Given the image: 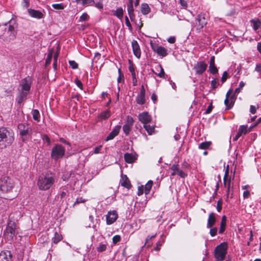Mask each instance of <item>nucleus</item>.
Returning <instances> with one entry per match:
<instances>
[{
    "label": "nucleus",
    "instance_id": "obj_1",
    "mask_svg": "<svg viewBox=\"0 0 261 261\" xmlns=\"http://www.w3.org/2000/svg\"><path fill=\"white\" fill-rule=\"evenodd\" d=\"M17 24L15 20L0 25V37L4 40L10 41L16 38Z\"/></svg>",
    "mask_w": 261,
    "mask_h": 261
},
{
    "label": "nucleus",
    "instance_id": "obj_2",
    "mask_svg": "<svg viewBox=\"0 0 261 261\" xmlns=\"http://www.w3.org/2000/svg\"><path fill=\"white\" fill-rule=\"evenodd\" d=\"M31 85L32 80L30 77H27L21 80L18 88L19 94L16 98L18 103L21 104L26 99L27 95L29 93Z\"/></svg>",
    "mask_w": 261,
    "mask_h": 261
},
{
    "label": "nucleus",
    "instance_id": "obj_3",
    "mask_svg": "<svg viewBox=\"0 0 261 261\" xmlns=\"http://www.w3.org/2000/svg\"><path fill=\"white\" fill-rule=\"evenodd\" d=\"M14 140V134L12 130L6 128H0V148H6L11 145Z\"/></svg>",
    "mask_w": 261,
    "mask_h": 261
},
{
    "label": "nucleus",
    "instance_id": "obj_4",
    "mask_svg": "<svg viewBox=\"0 0 261 261\" xmlns=\"http://www.w3.org/2000/svg\"><path fill=\"white\" fill-rule=\"evenodd\" d=\"M20 137L23 142H27L31 139L32 128L30 124L20 123L18 125Z\"/></svg>",
    "mask_w": 261,
    "mask_h": 261
},
{
    "label": "nucleus",
    "instance_id": "obj_5",
    "mask_svg": "<svg viewBox=\"0 0 261 261\" xmlns=\"http://www.w3.org/2000/svg\"><path fill=\"white\" fill-rule=\"evenodd\" d=\"M55 179L52 176L43 175L39 177L37 185L40 190L45 191L48 190L53 185Z\"/></svg>",
    "mask_w": 261,
    "mask_h": 261
},
{
    "label": "nucleus",
    "instance_id": "obj_6",
    "mask_svg": "<svg viewBox=\"0 0 261 261\" xmlns=\"http://www.w3.org/2000/svg\"><path fill=\"white\" fill-rule=\"evenodd\" d=\"M227 245L226 243H221L217 246L214 250V257L216 261H222L225 259L227 253Z\"/></svg>",
    "mask_w": 261,
    "mask_h": 261
},
{
    "label": "nucleus",
    "instance_id": "obj_7",
    "mask_svg": "<svg viewBox=\"0 0 261 261\" xmlns=\"http://www.w3.org/2000/svg\"><path fill=\"white\" fill-rule=\"evenodd\" d=\"M65 150V148L62 145L56 144L51 149L50 157L53 160L57 161L63 158Z\"/></svg>",
    "mask_w": 261,
    "mask_h": 261
},
{
    "label": "nucleus",
    "instance_id": "obj_8",
    "mask_svg": "<svg viewBox=\"0 0 261 261\" xmlns=\"http://www.w3.org/2000/svg\"><path fill=\"white\" fill-rule=\"evenodd\" d=\"M14 186L13 179L9 177L5 176L2 180V184L1 185V189L4 192L10 191Z\"/></svg>",
    "mask_w": 261,
    "mask_h": 261
},
{
    "label": "nucleus",
    "instance_id": "obj_9",
    "mask_svg": "<svg viewBox=\"0 0 261 261\" xmlns=\"http://www.w3.org/2000/svg\"><path fill=\"white\" fill-rule=\"evenodd\" d=\"M206 23V20L203 15H199L195 20V24L193 27V29H195L197 32H199Z\"/></svg>",
    "mask_w": 261,
    "mask_h": 261
},
{
    "label": "nucleus",
    "instance_id": "obj_10",
    "mask_svg": "<svg viewBox=\"0 0 261 261\" xmlns=\"http://www.w3.org/2000/svg\"><path fill=\"white\" fill-rule=\"evenodd\" d=\"M152 49L158 55L164 57L167 55V50L164 47L159 46L158 44L153 43L152 41L150 42Z\"/></svg>",
    "mask_w": 261,
    "mask_h": 261
},
{
    "label": "nucleus",
    "instance_id": "obj_11",
    "mask_svg": "<svg viewBox=\"0 0 261 261\" xmlns=\"http://www.w3.org/2000/svg\"><path fill=\"white\" fill-rule=\"evenodd\" d=\"M207 64L204 61L197 62L194 66L193 70H195L196 74H202L206 69Z\"/></svg>",
    "mask_w": 261,
    "mask_h": 261
},
{
    "label": "nucleus",
    "instance_id": "obj_12",
    "mask_svg": "<svg viewBox=\"0 0 261 261\" xmlns=\"http://www.w3.org/2000/svg\"><path fill=\"white\" fill-rule=\"evenodd\" d=\"M16 226L14 223H9L5 231V234L7 238L12 239L15 235Z\"/></svg>",
    "mask_w": 261,
    "mask_h": 261
},
{
    "label": "nucleus",
    "instance_id": "obj_13",
    "mask_svg": "<svg viewBox=\"0 0 261 261\" xmlns=\"http://www.w3.org/2000/svg\"><path fill=\"white\" fill-rule=\"evenodd\" d=\"M236 98L234 95H230V90H229L226 94V98L224 104L227 110L231 109L234 105Z\"/></svg>",
    "mask_w": 261,
    "mask_h": 261
},
{
    "label": "nucleus",
    "instance_id": "obj_14",
    "mask_svg": "<svg viewBox=\"0 0 261 261\" xmlns=\"http://www.w3.org/2000/svg\"><path fill=\"white\" fill-rule=\"evenodd\" d=\"M138 119L144 125L150 123L152 120V117L148 112H143L138 115Z\"/></svg>",
    "mask_w": 261,
    "mask_h": 261
},
{
    "label": "nucleus",
    "instance_id": "obj_15",
    "mask_svg": "<svg viewBox=\"0 0 261 261\" xmlns=\"http://www.w3.org/2000/svg\"><path fill=\"white\" fill-rule=\"evenodd\" d=\"M118 218V214L116 211H110L106 215V222L108 225L114 223Z\"/></svg>",
    "mask_w": 261,
    "mask_h": 261
},
{
    "label": "nucleus",
    "instance_id": "obj_16",
    "mask_svg": "<svg viewBox=\"0 0 261 261\" xmlns=\"http://www.w3.org/2000/svg\"><path fill=\"white\" fill-rule=\"evenodd\" d=\"M136 101L140 105H143L145 103V90L143 85L141 86L140 92L137 96Z\"/></svg>",
    "mask_w": 261,
    "mask_h": 261
},
{
    "label": "nucleus",
    "instance_id": "obj_17",
    "mask_svg": "<svg viewBox=\"0 0 261 261\" xmlns=\"http://www.w3.org/2000/svg\"><path fill=\"white\" fill-rule=\"evenodd\" d=\"M28 12L30 16L35 18L39 19L43 18L44 17L43 13L39 10L29 9L28 10Z\"/></svg>",
    "mask_w": 261,
    "mask_h": 261
},
{
    "label": "nucleus",
    "instance_id": "obj_18",
    "mask_svg": "<svg viewBox=\"0 0 261 261\" xmlns=\"http://www.w3.org/2000/svg\"><path fill=\"white\" fill-rule=\"evenodd\" d=\"M132 46L134 55L137 58L139 59L141 56V49L138 42L135 40H133L132 42Z\"/></svg>",
    "mask_w": 261,
    "mask_h": 261
},
{
    "label": "nucleus",
    "instance_id": "obj_19",
    "mask_svg": "<svg viewBox=\"0 0 261 261\" xmlns=\"http://www.w3.org/2000/svg\"><path fill=\"white\" fill-rule=\"evenodd\" d=\"M120 128V125L115 126L113 129L112 131L107 137L106 140L108 141L109 140H111L114 139L117 135H118Z\"/></svg>",
    "mask_w": 261,
    "mask_h": 261
},
{
    "label": "nucleus",
    "instance_id": "obj_20",
    "mask_svg": "<svg viewBox=\"0 0 261 261\" xmlns=\"http://www.w3.org/2000/svg\"><path fill=\"white\" fill-rule=\"evenodd\" d=\"M12 255L10 251H2L0 253V261H12Z\"/></svg>",
    "mask_w": 261,
    "mask_h": 261
},
{
    "label": "nucleus",
    "instance_id": "obj_21",
    "mask_svg": "<svg viewBox=\"0 0 261 261\" xmlns=\"http://www.w3.org/2000/svg\"><path fill=\"white\" fill-rule=\"evenodd\" d=\"M216 221L215 214L214 213H211L209 214L207 223L206 225L207 228H211L215 224Z\"/></svg>",
    "mask_w": 261,
    "mask_h": 261
},
{
    "label": "nucleus",
    "instance_id": "obj_22",
    "mask_svg": "<svg viewBox=\"0 0 261 261\" xmlns=\"http://www.w3.org/2000/svg\"><path fill=\"white\" fill-rule=\"evenodd\" d=\"M124 158L125 161L129 164L134 162L137 160L136 154L133 153H125Z\"/></svg>",
    "mask_w": 261,
    "mask_h": 261
},
{
    "label": "nucleus",
    "instance_id": "obj_23",
    "mask_svg": "<svg viewBox=\"0 0 261 261\" xmlns=\"http://www.w3.org/2000/svg\"><path fill=\"white\" fill-rule=\"evenodd\" d=\"M254 126H252L249 128L247 125H241L239 128L238 132L241 134V136L245 135L250 132Z\"/></svg>",
    "mask_w": 261,
    "mask_h": 261
},
{
    "label": "nucleus",
    "instance_id": "obj_24",
    "mask_svg": "<svg viewBox=\"0 0 261 261\" xmlns=\"http://www.w3.org/2000/svg\"><path fill=\"white\" fill-rule=\"evenodd\" d=\"M250 23L254 31H257L261 26V21L258 18H254L250 20Z\"/></svg>",
    "mask_w": 261,
    "mask_h": 261
},
{
    "label": "nucleus",
    "instance_id": "obj_25",
    "mask_svg": "<svg viewBox=\"0 0 261 261\" xmlns=\"http://www.w3.org/2000/svg\"><path fill=\"white\" fill-rule=\"evenodd\" d=\"M134 11L133 0H129V4L127 5V11L131 20H133V18L135 17Z\"/></svg>",
    "mask_w": 261,
    "mask_h": 261
},
{
    "label": "nucleus",
    "instance_id": "obj_26",
    "mask_svg": "<svg viewBox=\"0 0 261 261\" xmlns=\"http://www.w3.org/2000/svg\"><path fill=\"white\" fill-rule=\"evenodd\" d=\"M75 2L85 6H92L95 4L94 0H75Z\"/></svg>",
    "mask_w": 261,
    "mask_h": 261
},
{
    "label": "nucleus",
    "instance_id": "obj_27",
    "mask_svg": "<svg viewBox=\"0 0 261 261\" xmlns=\"http://www.w3.org/2000/svg\"><path fill=\"white\" fill-rule=\"evenodd\" d=\"M110 116V111L109 110H106L99 114L98 116V118L99 120H106L109 118Z\"/></svg>",
    "mask_w": 261,
    "mask_h": 261
},
{
    "label": "nucleus",
    "instance_id": "obj_28",
    "mask_svg": "<svg viewBox=\"0 0 261 261\" xmlns=\"http://www.w3.org/2000/svg\"><path fill=\"white\" fill-rule=\"evenodd\" d=\"M226 225V217L225 216H223L220 224V227L219 229V233L222 234L225 230V226Z\"/></svg>",
    "mask_w": 261,
    "mask_h": 261
},
{
    "label": "nucleus",
    "instance_id": "obj_29",
    "mask_svg": "<svg viewBox=\"0 0 261 261\" xmlns=\"http://www.w3.org/2000/svg\"><path fill=\"white\" fill-rule=\"evenodd\" d=\"M228 176V171L226 170L225 173V175L223 178V182L225 188H230L231 186V178H229L227 180V178Z\"/></svg>",
    "mask_w": 261,
    "mask_h": 261
},
{
    "label": "nucleus",
    "instance_id": "obj_30",
    "mask_svg": "<svg viewBox=\"0 0 261 261\" xmlns=\"http://www.w3.org/2000/svg\"><path fill=\"white\" fill-rule=\"evenodd\" d=\"M141 11L144 15L148 14L150 12V9L147 4H142Z\"/></svg>",
    "mask_w": 261,
    "mask_h": 261
},
{
    "label": "nucleus",
    "instance_id": "obj_31",
    "mask_svg": "<svg viewBox=\"0 0 261 261\" xmlns=\"http://www.w3.org/2000/svg\"><path fill=\"white\" fill-rule=\"evenodd\" d=\"M121 186L127 189H129L131 187L129 180L126 175L124 177H122Z\"/></svg>",
    "mask_w": 261,
    "mask_h": 261
},
{
    "label": "nucleus",
    "instance_id": "obj_32",
    "mask_svg": "<svg viewBox=\"0 0 261 261\" xmlns=\"http://www.w3.org/2000/svg\"><path fill=\"white\" fill-rule=\"evenodd\" d=\"M143 126L149 135H152L154 132V126L153 125H150L149 123L144 124Z\"/></svg>",
    "mask_w": 261,
    "mask_h": 261
},
{
    "label": "nucleus",
    "instance_id": "obj_33",
    "mask_svg": "<svg viewBox=\"0 0 261 261\" xmlns=\"http://www.w3.org/2000/svg\"><path fill=\"white\" fill-rule=\"evenodd\" d=\"M153 185V182L151 180H149L148 182L145 185L144 187V193L145 195H147L150 192V191L152 188Z\"/></svg>",
    "mask_w": 261,
    "mask_h": 261
},
{
    "label": "nucleus",
    "instance_id": "obj_34",
    "mask_svg": "<svg viewBox=\"0 0 261 261\" xmlns=\"http://www.w3.org/2000/svg\"><path fill=\"white\" fill-rule=\"evenodd\" d=\"M211 144V141L202 142L199 145L198 148L201 149H206L209 148Z\"/></svg>",
    "mask_w": 261,
    "mask_h": 261
},
{
    "label": "nucleus",
    "instance_id": "obj_35",
    "mask_svg": "<svg viewBox=\"0 0 261 261\" xmlns=\"http://www.w3.org/2000/svg\"><path fill=\"white\" fill-rule=\"evenodd\" d=\"M62 239L61 234L56 232L54 234V237L53 238V242L55 244H57Z\"/></svg>",
    "mask_w": 261,
    "mask_h": 261
},
{
    "label": "nucleus",
    "instance_id": "obj_36",
    "mask_svg": "<svg viewBox=\"0 0 261 261\" xmlns=\"http://www.w3.org/2000/svg\"><path fill=\"white\" fill-rule=\"evenodd\" d=\"M32 115L33 119L39 122L40 121V113L38 110H33L32 111Z\"/></svg>",
    "mask_w": 261,
    "mask_h": 261
},
{
    "label": "nucleus",
    "instance_id": "obj_37",
    "mask_svg": "<svg viewBox=\"0 0 261 261\" xmlns=\"http://www.w3.org/2000/svg\"><path fill=\"white\" fill-rule=\"evenodd\" d=\"M115 15L120 19L123 17V11L122 8H118L115 11Z\"/></svg>",
    "mask_w": 261,
    "mask_h": 261
},
{
    "label": "nucleus",
    "instance_id": "obj_38",
    "mask_svg": "<svg viewBox=\"0 0 261 261\" xmlns=\"http://www.w3.org/2000/svg\"><path fill=\"white\" fill-rule=\"evenodd\" d=\"M132 127V126L129 125H127L125 124L123 126V132L126 136L129 135V134L131 130Z\"/></svg>",
    "mask_w": 261,
    "mask_h": 261
},
{
    "label": "nucleus",
    "instance_id": "obj_39",
    "mask_svg": "<svg viewBox=\"0 0 261 261\" xmlns=\"http://www.w3.org/2000/svg\"><path fill=\"white\" fill-rule=\"evenodd\" d=\"M52 7L56 10H63L65 6L62 3L54 4L52 5Z\"/></svg>",
    "mask_w": 261,
    "mask_h": 261
},
{
    "label": "nucleus",
    "instance_id": "obj_40",
    "mask_svg": "<svg viewBox=\"0 0 261 261\" xmlns=\"http://www.w3.org/2000/svg\"><path fill=\"white\" fill-rule=\"evenodd\" d=\"M89 19V16L87 13H84L80 17L79 21L83 22L87 21Z\"/></svg>",
    "mask_w": 261,
    "mask_h": 261
},
{
    "label": "nucleus",
    "instance_id": "obj_41",
    "mask_svg": "<svg viewBox=\"0 0 261 261\" xmlns=\"http://www.w3.org/2000/svg\"><path fill=\"white\" fill-rule=\"evenodd\" d=\"M52 58H53V51H50L48 53V54L47 56V58L46 59L45 64L46 66H47L48 65H49L50 63Z\"/></svg>",
    "mask_w": 261,
    "mask_h": 261
},
{
    "label": "nucleus",
    "instance_id": "obj_42",
    "mask_svg": "<svg viewBox=\"0 0 261 261\" xmlns=\"http://www.w3.org/2000/svg\"><path fill=\"white\" fill-rule=\"evenodd\" d=\"M209 71L212 74H215L218 72V69L215 65L209 66Z\"/></svg>",
    "mask_w": 261,
    "mask_h": 261
},
{
    "label": "nucleus",
    "instance_id": "obj_43",
    "mask_svg": "<svg viewBox=\"0 0 261 261\" xmlns=\"http://www.w3.org/2000/svg\"><path fill=\"white\" fill-rule=\"evenodd\" d=\"M158 67L160 69V72L159 73H156L153 71V72L160 77H163L165 75L164 69L161 65H159Z\"/></svg>",
    "mask_w": 261,
    "mask_h": 261
},
{
    "label": "nucleus",
    "instance_id": "obj_44",
    "mask_svg": "<svg viewBox=\"0 0 261 261\" xmlns=\"http://www.w3.org/2000/svg\"><path fill=\"white\" fill-rule=\"evenodd\" d=\"M107 245L106 244H100L97 247V251L99 252H101L105 251L107 249Z\"/></svg>",
    "mask_w": 261,
    "mask_h": 261
},
{
    "label": "nucleus",
    "instance_id": "obj_45",
    "mask_svg": "<svg viewBox=\"0 0 261 261\" xmlns=\"http://www.w3.org/2000/svg\"><path fill=\"white\" fill-rule=\"evenodd\" d=\"M118 73L119 76L117 79V82L118 83H121L122 81H124V75L123 73L121 72V69H118Z\"/></svg>",
    "mask_w": 261,
    "mask_h": 261
},
{
    "label": "nucleus",
    "instance_id": "obj_46",
    "mask_svg": "<svg viewBox=\"0 0 261 261\" xmlns=\"http://www.w3.org/2000/svg\"><path fill=\"white\" fill-rule=\"evenodd\" d=\"M134 120L133 118L131 116H128L127 117L126 121L125 122V124L133 126L134 124Z\"/></svg>",
    "mask_w": 261,
    "mask_h": 261
},
{
    "label": "nucleus",
    "instance_id": "obj_47",
    "mask_svg": "<svg viewBox=\"0 0 261 261\" xmlns=\"http://www.w3.org/2000/svg\"><path fill=\"white\" fill-rule=\"evenodd\" d=\"M176 174L183 178L187 176V174L181 170L180 168L177 170V171H176Z\"/></svg>",
    "mask_w": 261,
    "mask_h": 261
},
{
    "label": "nucleus",
    "instance_id": "obj_48",
    "mask_svg": "<svg viewBox=\"0 0 261 261\" xmlns=\"http://www.w3.org/2000/svg\"><path fill=\"white\" fill-rule=\"evenodd\" d=\"M217 231L218 229L217 227H211L210 231V234L212 237H214L217 234Z\"/></svg>",
    "mask_w": 261,
    "mask_h": 261
},
{
    "label": "nucleus",
    "instance_id": "obj_49",
    "mask_svg": "<svg viewBox=\"0 0 261 261\" xmlns=\"http://www.w3.org/2000/svg\"><path fill=\"white\" fill-rule=\"evenodd\" d=\"M69 64L70 67L73 69H76L78 68V64L74 61H69Z\"/></svg>",
    "mask_w": 261,
    "mask_h": 261
},
{
    "label": "nucleus",
    "instance_id": "obj_50",
    "mask_svg": "<svg viewBox=\"0 0 261 261\" xmlns=\"http://www.w3.org/2000/svg\"><path fill=\"white\" fill-rule=\"evenodd\" d=\"M125 24L126 26L128 27V29L130 31H132V26L129 21L128 18L127 16H125Z\"/></svg>",
    "mask_w": 261,
    "mask_h": 261
},
{
    "label": "nucleus",
    "instance_id": "obj_51",
    "mask_svg": "<svg viewBox=\"0 0 261 261\" xmlns=\"http://www.w3.org/2000/svg\"><path fill=\"white\" fill-rule=\"evenodd\" d=\"M222 208V201L221 199H220L218 201L217 203V211L220 212Z\"/></svg>",
    "mask_w": 261,
    "mask_h": 261
},
{
    "label": "nucleus",
    "instance_id": "obj_52",
    "mask_svg": "<svg viewBox=\"0 0 261 261\" xmlns=\"http://www.w3.org/2000/svg\"><path fill=\"white\" fill-rule=\"evenodd\" d=\"M113 242L114 244H116L118 242H119L121 240V237L119 235H115L113 237Z\"/></svg>",
    "mask_w": 261,
    "mask_h": 261
},
{
    "label": "nucleus",
    "instance_id": "obj_53",
    "mask_svg": "<svg viewBox=\"0 0 261 261\" xmlns=\"http://www.w3.org/2000/svg\"><path fill=\"white\" fill-rule=\"evenodd\" d=\"M94 6L99 10H102L103 8V4L101 2H95Z\"/></svg>",
    "mask_w": 261,
    "mask_h": 261
},
{
    "label": "nucleus",
    "instance_id": "obj_54",
    "mask_svg": "<svg viewBox=\"0 0 261 261\" xmlns=\"http://www.w3.org/2000/svg\"><path fill=\"white\" fill-rule=\"evenodd\" d=\"M254 70L261 76V64H256Z\"/></svg>",
    "mask_w": 261,
    "mask_h": 261
},
{
    "label": "nucleus",
    "instance_id": "obj_55",
    "mask_svg": "<svg viewBox=\"0 0 261 261\" xmlns=\"http://www.w3.org/2000/svg\"><path fill=\"white\" fill-rule=\"evenodd\" d=\"M219 85L218 82L216 80H213L211 81V87L213 89L216 88Z\"/></svg>",
    "mask_w": 261,
    "mask_h": 261
},
{
    "label": "nucleus",
    "instance_id": "obj_56",
    "mask_svg": "<svg viewBox=\"0 0 261 261\" xmlns=\"http://www.w3.org/2000/svg\"><path fill=\"white\" fill-rule=\"evenodd\" d=\"M163 242H164V240H163L162 241H158L156 244V247L154 249L155 250H156L157 251H159L160 249V247L162 246Z\"/></svg>",
    "mask_w": 261,
    "mask_h": 261
},
{
    "label": "nucleus",
    "instance_id": "obj_57",
    "mask_svg": "<svg viewBox=\"0 0 261 261\" xmlns=\"http://www.w3.org/2000/svg\"><path fill=\"white\" fill-rule=\"evenodd\" d=\"M228 73L227 72V71H224L222 74V76L221 78V82H222V83H224L226 81Z\"/></svg>",
    "mask_w": 261,
    "mask_h": 261
},
{
    "label": "nucleus",
    "instance_id": "obj_58",
    "mask_svg": "<svg viewBox=\"0 0 261 261\" xmlns=\"http://www.w3.org/2000/svg\"><path fill=\"white\" fill-rule=\"evenodd\" d=\"M61 190H62L61 194V197L62 198H64L66 195V193L67 192V190H66V187H63L61 188Z\"/></svg>",
    "mask_w": 261,
    "mask_h": 261
},
{
    "label": "nucleus",
    "instance_id": "obj_59",
    "mask_svg": "<svg viewBox=\"0 0 261 261\" xmlns=\"http://www.w3.org/2000/svg\"><path fill=\"white\" fill-rule=\"evenodd\" d=\"M85 201V200L82 197H78L76 201L74 202L73 205H75L76 204L83 203Z\"/></svg>",
    "mask_w": 261,
    "mask_h": 261
},
{
    "label": "nucleus",
    "instance_id": "obj_60",
    "mask_svg": "<svg viewBox=\"0 0 261 261\" xmlns=\"http://www.w3.org/2000/svg\"><path fill=\"white\" fill-rule=\"evenodd\" d=\"M179 169V166L177 164H173L171 167H170V169L172 170V171H177V170Z\"/></svg>",
    "mask_w": 261,
    "mask_h": 261
},
{
    "label": "nucleus",
    "instance_id": "obj_61",
    "mask_svg": "<svg viewBox=\"0 0 261 261\" xmlns=\"http://www.w3.org/2000/svg\"><path fill=\"white\" fill-rule=\"evenodd\" d=\"M75 83L79 88H80L81 89H83V84L81 81H80L78 79H76L75 81Z\"/></svg>",
    "mask_w": 261,
    "mask_h": 261
},
{
    "label": "nucleus",
    "instance_id": "obj_62",
    "mask_svg": "<svg viewBox=\"0 0 261 261\" xmlns=\"http://www.w3.org/2000/svg\"><path fill=\"white\" fill-rule=\"evenodd\" d=\"M258 108V107H256L254 106H250V112L252 114H255L256 113V110Z\"/></svg>",
    "mask_w": 261,
    "mask_h": 261
},
{
    "label": "nucleus",
    "instance_id": "obj_63",
    "mask_svg": "<svg viewBox=\"0 0 261 261\" xmlns=\"http://www.w3.org/2000/svg\"><path fill=\"white\" fill-rule=\"evenodd\" d=\"M101 147H102V145H99L98 146L96 147L94 149L93 153L95 154H97V153H99Z\"/></svg>",
    "mask_w": 261,
    "mask_h": 261
},
{
    "label": "nucleus",
    "instance_id": "obj_64",
    "mask_svg": "<svg viewBox=\"0 0 261 261\" xmlns=\"http://www.w3.org/2000/svg\"><path fill=\"white\" fill-rule=\"evenodd\" d=\"M143 191H144V189H143V186L139 187L138 189V193H137L138 195L140 196V195H142L143 193Z\"/></svg>",
    "mask_w": 261,
    "mask_h": 261
}]
</instances>
